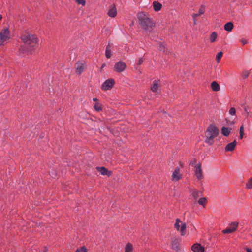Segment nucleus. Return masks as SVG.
Segmentation results:
<instances>
[{
	"label": "nucleus",
	"instance_id": "f257e3e1",
	"mask_svg": "<svg viewBox=\"0 0 252 252\" xmlns=\"http://www.w3.org/2000/svg\"><path fill=\"white\" fill-rule=\"evenodd\" d=\"M20 38L23 43L28 46V48H30L29 49L27 50L24 46H21L19 49L21 54L26 53L27 54H31L34 50L38 42V39L36 35L30 33L21 35Z\"/></svg>",
	"mask_w": 252,
	"mask_h": 252
},
{
	"label": "nucleus",
	"instance_id": "f03ea898",
	"mask_svg": "<svg viewBox=\"0 0 252 252\" xmlns=\"http://www.w3.org/2000/svg\"><path fill=\"white\" fill-rule=\"evenodd\" d=\"M219 134V128L214 124H210L205 132V142L209 145H212L214 142V139Z\"/></svg>",
	"mask_w": 252,
	"mask_h": 252
},
{
	"label": "nucleus",
	"instance_id": "7ed1b4c3",
	"mask_svg": "<svg viewBox=\"0 0 252 252\" xmlns=\"http://www.w3.org/2000/svg\"><path fill=\"white\" fill-rule=\"evenodd\" d=\"M139 22L141 26L146 31L150 32L153 27L155 26L154 23L151 19L148 17L144 14H140L138 16Z\"/></svg>",
	"mask_w": 252,
	"mask_h": 252
},
{
	"label": "nucleus",
	"instance_id": "20e7f679",
	"mask_svg": "<svg viewBox=\"0 0 252 252\" xmlns=\"http://www.w3.org/2000/svg\"><path fill=\"white\" fill-rule=\"evenodd\" d=\"M11 38L10 31L8 27H4L0 30V46L8 42Z\"/></svg>",
	"mask_w": 252,
	"mask_h": 252
},
{
	"label": "nucleus",
	"instance_id": "39448f33",
	"mask_svg": "<svg viewBox=\"0 0 252 252\" xmlns=\"http://www.w3.org/2000/svg\"><path fill=\"white\" fill-rule=\"evenodd\" d=\"M174 227L178 231H180L182 235H185L186 225L185 223L182 222L179 219L176 220Z\"/></svg>",
	"mask_w": 252,
	"mask_h": 252
},
{
	"label": "nucleus",
	"instance_id": "423d86ee",
	"mask_svg": "<svg viewBox=\"0 0 252 252\" xmlns=\"http://www.w3.org/2000/svg\"><path fill=\"white\" fill-rule=\"evenodd\" d=\"M86 63V62L83 60L78 61L75 64V72L77 74L80 75L83 72L85 68Z\"/></svg>",
	"mask_w": 252,
	"mask_h": 252
},
{
	"label": "nucleus",
	"instance_id": "0eeeda50",
	"mask_svg": "<svg viewBox=\"0 0 252 252\" xmlns=\"http://www.w3.org/2000/svg\"><path fill=\"white\" fill-rule=\"evenodd\" d=\"M115 84V80L113 79L106 80L101 85V89L103 90H109L112 88Z\"/></svg>",
	"mask_w": 252,
	"mask_h": 252
},
{
	"label": "nucleus",
	"instance_id": "6e6552de",
	"mask_svg": "<svg viewBox=\"0 0 252 252\" xmlns=\"http://www.w3.org/2000/svg\"><path fill=\"white\" fill-rule=\"evenodd\" d=\"M238 226V222H233L230 223L228 228L222 230V233L224 234L232 233L235 232Z\"/></svg>",
	"mask_w": 252,
	"mask_h": 252
},
{
	"label": "nucleus",
	"instance_id": "1a4fd4ad",
	"mask_svg": "<svg viewBox=\"0 0 252 252\" xmlns=\"http://www.w3.org/2000/svg\"><path fill=\"white\" fill-rule=\"evenodd\" d=\"M180 169L179 167H176L172 173L171 176V180L174 182H177L180 180L182 177V175L180 174Z\"/></svg>",
	"mask_w": 252,
	"mask_h": 252
},
{
	"label": "nucleus",
	"instance_id": "9d476101",
	"mask_svg": "<svg viewBox=\"0 0 252 252\" xmlns=\"http://www.w3.org/2000/svg\"><path fill=\"white\" fill-rule=\"evenodd\" d=\"M194 172L198 180H200L203 177V171L201 168V165L199 163L195 166Z\"/></svg>",
	"mask_w": 252,
	"mask_h": 252
},
{
	"label": "nucleus",
	"instance_id": "9b49d317",
	"mask_svg": "<svg viewBox=\"0 0 252 252\" xmlns=\"http://www.w3.org/2000/svg\"><path fill=\"white\" fill-rule=\"evenodd\" d=\"M126 65L124 62H118L115 65V69L117 72H121L126 68Z\"/></svg>",
	"mask_w": 252,
	"mask_h": 252
},
{
	"label": "nucleus",
	"instance_id": "f8f14e48",
	"mask_svg": "<svg viewBox=\"0 0 252 252\" xmlns=\"http://www.w3.org/2000/svg\"><path fill=\"white\" fill-rule=\"evenodd\" d=\"M107 14L111 18H114L116 16L117 11L116 7L114 5H111L109 6Z\"/></svg>",
	"mask_w": 252,
	"mask_h": 252
},
{
	"label": "nucleus",
	"instance_id": "ddd939ff",
	"mask_svg": "<svg viewBox=\"0 0 252 252\" xmlns=\"http://www.w3.org/2000/svg\"><path fill=\"white\" fill-rule=\"evenodd\" d=\"M237 142L235 140L233 142L228 144L225 147L226 152H232L234 150L237 145Z\"/></svg>",
	"mask_w": 252,
	"mask_h": 252
},
{
	"label": "nucleus",
	"instance_id": "4468645a",
	"mask_svg": "<svg viewBox=\"0 0 252 252\" xmlns=\"http://www.w3.org/2000/svg\"><path fill=\"white\" fill-rule=\"evenodd\" d=\"M96 169L102 175H107L109 177L112 174V172L104 167H96Z\"/></svg>",
	"mask_w": 252,
	"mask_h": 252
},
{
	"label": "nucleus",
	"instance_id": "2eb2a0df",
	"mask_svg": "<svg viewBox=\"0 0 252 252\" xmlns=\"http://www.w3.org/2000/svg\"><path fill=\"white\" fill-rule=\"evenodd\" d=\"M192 250L194 252H204V248L200 244L196 243L192 246Z\"/></svg>",
	"mask_w": 252,
	"mask_h": 252
},
{
	"label": "nucleus",
	"instance_id": "dca6fc26",
	"mask_svg": "<svg viewBox=\"0 0 252 252\" xmlns=\"http://www.w3.org/2000/svg\"><path fill=\"white\" fill-rule=\"evenodd\" d=\"M204 12H205V7L204 6L202 5L201 6V7L200 8V9H199L198 13L192 14V18H193V20L194 24H196V18L198 16H199L200 15L204 14Z\"/></svg>",
	"mask_w": 252,
	"mask_h": 252
},
{
	"label": "nucleus",
	"instance_id": "f3484780",
	"mask_svg": "<svg viewBox=\"0 0 252 252\" xmlns=\"http://www.w3.org/2000/svg\"><path fill=\"white\" fill-rule=\"evenodd\" d=\"M159 80H154L151 87V90L153 92H157L158 88L159 87Z\"/></svg>",
	"mask_w": 252,
	"mask_h": 252
},
{
	"label": "nucleus",
	"instance_id": "a211bd4d",
	"mask_svg": "<svg viewBox=\"0 0 252 252\" xmlns=\"http://www.w3.org/2000/svg\"><path fill=\"white\" fill-rule=\"evenodd\" d=\"M192 195L194 198V199L195 200H197V199L201 197L202 195V193L201 191H199V190H194L193 191H192Z\"/></svg>",
	"mask_w": 252,
	"mask_h": 252
},
{
	"label": "nucleus",
	"instance_id": "6ab92c4d",
	"mask_svg": "<svg viewBox=\"0 0 252 252\" xmlns=\"http://www.w3.org/2000/svg\"><path fill=\"white\" fill-rule=\"evenodd\" d=\"M211 89L214 91H219L220 90V86L216 81H213L211 85Z\"/></svg>",
	"mask_w": 252,
	"mask_h": 252
},
{
	"label": "nucleus",
	"instance_id": "aec40b11",
	"mask_svg": "<svg viewBox=\"0 0 252 252\" xmlns=\"http://www.w3.org/2000/svg\"><path fill=\"white\" fill-rule=\"evenodd\" d=\"M153 5L155 11H158L160 10L162 7V4L158 1H154L153 3Z\"/></svg>",
	"mask_w": 252,
	"mask_h": 252
},
{
	"label": "nucleus",
	"instance_id": "412c9836",
	"mask_svg": "<svg viewBox=\"0 0 252 252\" xmlns=\"http://www.w3.org/2000/svg\"><path fill=\"white\" fill-rule=\"evenodd\" d=\"M231 129L230 128L225 127H223L221 129L222 134L225 136H229L231 132Z\"/></svg>",
	"mask_w": 252,
	"mask_h": 252
},
{
	"label": "nucleus",
	"instance_id": "4be33fe9",
	"mask_svg": "<svg viewBox=\"0 0 252 252\" xmlns=\"http://www.w3.org/2000/svg\"><path fill=\"white\" fill-rule=\"evenodd\" d=\"M233 24L232 22H228L224 25V28L226 31L230 32L232 30Z\"/></svg>",
	"mask_w": 252,
	"mask_h": 252
},
{
	"label": "nucleus",
	"instance_id": "5701e85b",
	"mask_svg": "<svg viewBox=\"0 0 252 252\" xmlns=\"http://www.w3.org/2000/svg\"><path fill=\"white\" fill-rule=\"evenodd\" d=\"M105 55L107 58H110L111 57V45L110 43L108 44L106 48Z\"/></svg>",
	"mask_w": 252,
	"mask_h": 252
},
{
	"label": "nucleus",
	"instance_id": "b1692460",
	"mask_svg": "<svg viewBox=\"0 0 252 252\" xmlns=\"http://www.w3.org/2000/svg\"><path fill=\"white\" fill-rule=\"evenodd\" d=\"M218 36V34L216 32H213L209 38L210 41L211 43H213L216 41L217 38Z\"/></svg>",
	"mask_w": 252,
	"mask_h": 252
},
{
	"label": "nucleus",
	"instance_id": "393cba45",
	"mask_svg": "<svg viewBox=\"0 0 252 252\" xmlns=\"http://www.w3.org/2000/svg\"><path fill=\"white\" fill-rule=\"evenodd\" d=\"M159 50L160 51L164 52L165 54H167L169 51L168 49L165 47V46L163 44H160L159 46Z\"/></svg>",
	"mask_w": 252,
	"mask_h": 252
},
{
	"label": "nucleus",
	"instance_id": "a878e982",
	"mask_svg": "<svg viewBox=\"0 0 252 252\" xmlns=\"http://www.w3.org/2000/svg\"><path fill=\"white\" fill-rule=\"evenodd\" d=\"M207 202V199L206 197H200L198 200V203L203 207L205 206Z\"/></svg>",
	"mask_w": 252,
	"mask_h": 252
},
{
	"label": "nucleus",
	"instance_id": "bb28decb",
	"mask_svg": "<svg viewBox=\"0 0 252 252\" xmlns=\"http://www.w3.org/2000/svg\"><path fill=\"white\" fill-rule=\"evenodd\" d=\"M125 252H133V246L131 243H128L125 247Z\"/></svg>",
	"mask_w": 252,
	"mask_h": 252
},
{
	"label": "nucleus",
	"instance_id": "cd10ccee",
	"mask_svg": "<svg viewBox=\"0 0 252 252\" xmlns=\"http://www.w3.org/2000/svg\"><path fill=\"white\" fill-rule=\"evenodd\" d=\"M94 108L96 111H100L102 110V106L100 104L98 103H96L94 104Z\"/></svg>",
	"mask_w": 252,
	"mask_h": 252
},
{
	"label": "nucleus",
	"instance_id": "c85d7f7f",
	"mask_svg": "<svg viewBox=\"0 0 252 252\" xmlns=\"http://www.w3.org/2000/svg\"><path fill=\"white\" fill-rule=\"evenodd\" d=\"M223 53L221 51L219 52L216 56V61L218 63H219L221 57H222Z\"/></svg>",
	"mask_w": 252,
	"mask_h": 252
},
{
	"label": "nucleus",
	"instance_id": "c756f323",
	"mask_svg": "<svg viewBox=\"0 0 252 252\" xmlns=\"http://www.w3.org/2000/svg\"><path fill=\"white\" fill-rule=\"evenodd\" d=\"M246 187L248 189H252V178H250L246 184Z\"/></svg>",
	"mask_w": 252,
	"mask_h": 252
},
{
	"label": "nucleus",
	"instance_id": "7c9ffc66",
	"mask_svg": "<svg viewBox=\"0 0 252 252\" xmlns=\"http://www.w3.org/2000/svg\"><path fill=\"white\" fill-rule=\"evenodd\" d=\"M178 243V241L176 239H175L174 240H172V248L174 249H177L178 248V246L177 245Z\"/></svg>",
	"mask_w": 252,
	"mask_h": 252
},
{
	"label": "nucleus",
	"instance_id": "2f4dec72",
	"mask_svg": "<svg viewBox=\"0 0 252 252\" xmlns=\"http://www.w3.org/2000/svg\"><path fill=\"white\" fill-rule=\"evenodd\" d=\"M76 1L78 4L82 5L83 6L86 4L85 0H76Z\"/></svg>",
	"mask_w": 252,
	"mask_h": 252
},
{
	"label": "nucleus",
	"instance_id": "473e14b6",
	"mask_svg": "<svg viewBox=\"0 0 252 252\" xmlns=\"http://www.w3.org/2000/svg\"><path fill=\"white\" fill-rule=\"evenodd\" d=\"M229 113L231 115H233V116H235V114H236V110H235V108H234V107H232L229 110Z\"/></svg>",
	"mask_w": 252,
	"mask_h": 252
},
{
	"label": "nucleus",
	"instance_id": "72a5a7b5",
	"mask_svg": "<svg viewBox=\"0 0 252 252\" xmlns=\"http://www.w3.org/2000/svg\"><path fill=\"white\" fill-rule=\"evenodd\" d=\"M75 252H87V251L85 247H82L80 249H78Z\"/></svg>",
	"mask_w": 252,
	"mask_h": 252
},
{
	"label": "nucleus",
	"instance_id": "f704fd0d",
	"mask_svg": "<svg viewBox=\"0 0 252 252\" xmlns=\"http://www.w3.org/2000/svg\"><path fill=\"white\" fill-rule=\"evenodd\" d=\"M249 74L250 72L246 70L243 72L242 76L243 78H246L249 76Z\"/></svg>",
	"mask_w": 252,
	"mask_h": 252
},
{
	"label": "nucleus",
	"instance_id": "c9c22d12",
	"mask_svg": "<svg viewBox=\"0 0 252 252\" xmlns=\"http://www.w3.org/2000/svg\"><path fill=\"white\" fill-rule=\"evenodd\" d=\"M244 109L245 112L246 113V117H248L249 116L250 113L248 111V106H244Z\"/></svg>",
	"mask_w": 252,
	"mask_h": 252
},
{
	"label": "nucleus",
	"instance_id": "e433bc0d",
	"mask_svg": "<svg viewBox=\"0 0 252 252\" xmlns=\"http://www.w3.org/2000/svg\"><path fill=\"white\" fill-rule=\"evenodd\" d=\"M240 134H244V126L242 125L240 128L239 130Z\"/></svg>",
	"mask_w": 252,
	"mask_h": 252
},
{
	"label": "nucleus",
	"instance_id": "4c0bfd02",
	"mask_svg": "<svg viewBox=\"0 0 252 252\" xmlns=\"http://www.w3.org/2000/svg\"><path fill=\"white\" fill-rule=\"evenodd\" d=\"M226 120L227 124L229 125H231L235 123L234 121H231L228 120V119H226Z\"/></svg>",
	"mask_w": 252,
	"mask_h": 252
},
{
	"label": "nucleus",
	"instance_id": "58836bf2",
	"mask_svg": "<svg viewBox=\"0 0 252 252\" xmlns=\"http://www.w3.org/2000/svg\"><path fill=\"white\" fill-rule=\"evenodd\" d=\"M143 58H141L139 59L137 63H138V64L140 65L143 63Z\"/></svg>",
	"mask_w": 252,
	"mask_h": 252
},
{
	"label": "nucleus",
	"instance_id": "ea45409f",
	"mask_svg": "<svg viewBox=\"0 0 252 252\" xmlns=\"http://www.w3.org/2000/svg\"><path fill=\"white\" fill-rule=\"evenodd\" d=\"M241 42L243 44H245L247 43V41L246 40H242Z\"/></svg>",
	"mask_w": 252,
	"mask_h": 252
},
{
	"label": "nucleus",
	"instance_id": "a19ab883",
	"mask_svg": "<svg viewBox=\"0 0 252 252\" xmlns=\"http://www.w3.org/2000/svg\"><path fill=\"white\" fill-rule=\"evenodd\" d=\"M246 251H247L246 252H252V251H251V249H250V248H247L246 249Z\"/></svg>",
	"mask_w": 252,
	"mask_h": 252
},
{
	"label": "nucleus",
	"instance_id": "79ce46f5",
	"mask_svg": "<svg viewBox=\"0 0 252 252\" xmlns=\"http://www.w3.org/2000/svg\"><path fill=\"white\" fill-rule=\"evenodd\" d=\"M243 136H244V134H240V137H239L240 139H242L243 137Z\"/></svg>",
	"mask_w": 252,
	"mask_h": 252
},
{
	"label": "nucleus",
	"instance_id": "37998d69",
	"mask_svg": "<svg viewBox=\"0 0 252 252\" xmlns=\"http://www.w3.org/2000/svg\"><path fill=\"white\" fill-rule=\"evenodd\" d=\"M243 136H244V134H240V137H239L240 139H242L243 137Z\"/></svg>",
	"mask_w": 252,
	"mask_h": 252
},
{
	"label": "nucleus",
	"instance_id": "c03bdc74",
	"mask_svg": "<svg viewBox=\"0 0 252 252\" xmlns=\"http://www.w3.org/2000/svg\"><path fill=\"white\" fill-rule=\"evenodd\" d=\"M97 100H98V99H97V98H93V101H97Z\"/></svg>",
	"mask_w": 252,
	"mask_h": 252
},
{
	"label": "nucleus",
	"instance_id": "a18cd8bd",
	"mask_svg": "<svg viewBox=\"0 0 252 252\" xmlns=\"http://www.w3.org/2000/svg\"><path fill=\"white\" fill-rule=\"evenodd\" d=\"M2 16L1 15H0V21H1V20L2 19Z\"/></svg>",
	"mask_w": 252,
	"mask_h": 252
},
{
	"label": "nucleus",
	"instance_id": "49530a36",
	"mask_svg": "<svg viewBox=\"0 0 252 252\" xmlns=\"http://www.w3.org/2000/svg\"><path fill=\"white\" fill-rule=\"evenodd\" d=\"M105 64H103L102 65V67L101 68H103L104 66H105Z\"/></svg>",
	"mask_w": 252,
	"mask_h": 252
}]
</instances>
